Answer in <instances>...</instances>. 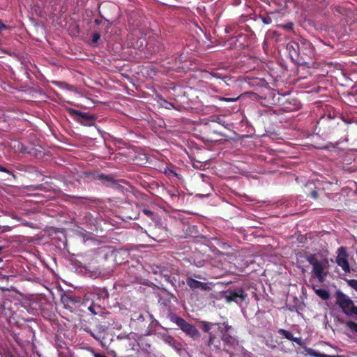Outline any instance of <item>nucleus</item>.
<instances>
[{"label": "nucleus", "mask_w": 357, "mask_h": 357, "mask_svg": "<svg viewBox=\"0 0 357 357\" xmlns=\"http://www.w3.org/2000/svg\"><path fill=\"white\" fill-rule=\"evenodd\" d=\"M307 261L312 267V273L314 277L320 282H323L328 274V261L320 255H310L307 257Z\"/></svg>", "instance_id": "nucleus-1"}, {"label": "nucleus", "mask_w": 357, "mask_h": 357, "mask_svg": "<svg viewBox=\"0 0 357 357\" xmlns=\"http://www.w3.org/2000/svg\"><path fill=\"white\" fill-rule=\"evenodd\" d=\"M287 49L291 57L296 55L301 56V58L303 56L310 57L314 54L312 44L303 39L300 40V43L291 41L287 44Z\"/></svg>", "instance_id": "nucleus-2"}, {"label": "nucleus", "mask_w": 357, "mask_h": 357, "mask_svg": "<svg viewBox=\"0 0 357 357\" xmlns=\"http://www.w3.org/2000/svg\"><path fill=\"white\" fill-rule=\"evenodd\" d=\"M169 318L172 322L178 326L179 328L189 337L194 339L199 337L198 330L194 326L188 323L184 319L175 314H170Z\"/></svg>", "instance_id": "nucleus-3"}, {"label": "nucleus", "mask_w": 357, "mask_h": 357, "mask_svg": "<svg viewBox=\"0 0 357 357\" xmlns=\"http://www.w3.org/2000/svg\"><path fill=\"white\" fill-rule=\"evenodd\" d=\"M69 114L75 116L76 121L85 126H93L95 124L96 116L87 113L82 112L72 108H68Z\"/></svg>", "instance_id": "nucleus-4"}, {"label": "nucleus", "mask_w": 357, "mask_h": 357, "mask_svg": "<svg viewBox=\"0 0 357 357\" xmlns=\"http://www.w3.org/2000/svg\"><path fill=\"white\" fill-rule=\"evenodd\" d=\"M336 303L346 315L351 316L354 303L347 295L338 291L336 296Z\"/></svg>", "instance_id": "nucleus-5"}, {"label": "nucleus", "mask_w": 357, "mask_h": 357, "mask_svg": "<svg viewBox=\"0 0 357 357\" xmlns=\"http://www.w3.org/2000/svg\"><path fill=\"white\" fill-rule=\"evenodd\" d=\"M219 330L222 334V340L223 342L229 347H234L238 344V340L236 338L229 333V330L231 328V326H229L227 323H223L222 324H218Z\"/></svg>", "instance_id": "nucleus-6"}, {"label": "nucleus", "mask_w": 357, "mask_h": 357, "mask_svg": "<svg viewBox=\"0 0 357 357\" xmlns=\"http://www.w3.org/2000/svg\"><path fill=\"white\" fill-rule=\"evenodd\" d=\"M337 255L335 259L337 266L342 268L345 273L351 272V268L348 262V254L344 247H340L337 250Z\"/></svg>", "instance_id": "nucleus-7"}, {"label": "nucleus", "mask_w": 357, "mask_h": 357, "mask_svg": "<svg viewBox=\"0 0 357 357\" xmlns=\"http://www.w3.org/2000/svg\"><path fill=\"white\" fill-rule=\"evenodd\" d=\"M186 284L192 289H201L202 290H207L208 286L206 283L199 282L192 278H188L186 279Z\"/></svg>", "instance_id": "nucleus-8"}, {"label": "nucleus", "mask_w": 357, "mask_h": 357, "mask_svg": "<svg viewBox=\"0 0 357 357\" xmlns=\"http://www.w3.org/2000/svg\"><path fill=\"white\" fill-rule=\"evenodd\" d=\"M247 295L244 293V291L242 289H235L233 291L229 293V299L236 303H239L243 301Z\"/></svg>", "instance_id": "nucleus-9"}, {"label": "nucleus", "mask_w": 357, "mask_h": 357, "mask_svg": "<svg viewBox=\"0 0 357 357\" xmlns=\"http://www.w3.org/2000/svg\"><path fill=\"white\" fill-rule=\"evenodd\" d=\"M305 351L308 355H310V356H312V357H343V356H339V355L330 356V355H326V354H322L319 353L316 350L310 349V348L306 349Z\"/></svg>", "instance_id": "nucleus-10"}, {"label": "nucleus", "mask_w": 357, "mask_h": 357, "mask_svg": "<svg viewBox=\"0 0 357 357\" xmlns=\"http://www.w3.org/2000/svg\"><path fill=\"white\" fill-rule=\"evenodd\" d=\"M278 333L280 335H282V336H284L285 338H287V340L294 341V342H297V343L299 342V340H300L299 338L294 337L291 332H289V331H287L285 329H280L278 331Z\"/></svg>", "instance_id": "nucleus-11"}, {"label": "nucleus", "mask_w": 357, "mask_h": 357, "mask_svg": "<svg viewBox=\"0 0 357 357\" xmlns=\"http://www.w3.org/2000/svg\"><path fill=\"white\" fill-rule=\"evenodd\" d=\"M93 294L97 296L98 300H105L108 298V292L105 289H96Z\"/></svg>", "instance_id": "nucleus-12"}, {"label": "nucleus", "mask_w": 357, "mask_h": 357, "mask_svg": "<svg viewBox=\"0 0 357 357\" xmlns=\"http://www.w3.org/2000/svg\"><path fill=\"white\" fill-rule=\"evenodd\" d=\"M163 341L165 343H167V344H169L170 346H172V347H174V348L177 347L178 342L171 335H165V336H163Z\"/></svg>", "instance_id": "nucleus-13"}, {"label": "nucleus", "mask_w": 357, "mask_h": 357, "mask_svg": "<svg viewBox=\"0 0 357 357\" xmlns=\"http://www.w3.org/2000/svg\"><path fill=\"white\" fill-rule=\"evenodd\" d=\"M317 295L323 300H327L329 298L330 295L327 290L324 289H319L315 291Z\"/></svg>", "instance_id": "nucleus-14"}, {"label": "nucleus", "mask_w": 357, "mask_h": 357, "mask_svg": "<svg viewBox=\"0 0 357 357\" xmlns=\"http://www.w3.org/2000/svg\"><path fill=\"white\" fill-rule=\"evenodd\" d=\"M201 324H202L203 330L205 332H206V333H208L209 331L212 328V327L214 325H215V324H213V323H211V322H207V321H202Z\"/></svg>", "instance_id": "nucleus-15"}, {"label": "nucleus", "mask_w": 357, "mask_h": 357, "mask_svg": "<svg viewBox=\"0 0 357 357\" xmlns=\"http://www.w3.org/2000/svg\"><path fill=\"white\" fill-rule=\"evenodd\" d=\"M346 326L351 331L357 333V323L353 321L346 322Z\"/></svg>", "instance_id": "nucleus-16"}, {"label": "nucleus", "mask_w": 357, "mask_h": 357, "mask_svg": "<svg viewBox=\"0 0 357 357\" xmlns=\"http://www.w3.org/2000/svg\"><path fill=\"white\" fill-rule=\"evenodd\" d=\"M165 173L167 176H174L176 177H178V174L176 172H175L173 169H171L169 168H167L165 170Z\"/></svg>", "instance_id": "nucleus-17"}, {"label": "nucleus", "mask_w": 357, "mask_h": 357, "mask_svg": "<svg viewBox=\"0 0 357 357\" xmlns=\"http://www.w3.org/2000/svg\"><path fill=\"white\" fill-rule=\"evenodd\" d=\"M219 99L222 101H225V102H236L238 99V97L231 98L220 97Z\"/></svg>", "instance_id": "nucleus-18"}, {"label": "nucleus", "mask_w": 357, "mask_h": 357, "mask_svg": "<svg viewBox=\"0 0 357 357\" xmlns=\"http://www.w3.org/2000/svg\"><path fill=\"white\" fill-rule=\"evenodd\" d=\"M261 20L265 24H269L272 22V20L269 16L261 17Z\"/></svg>", "instance_id": "nucleus-19"}, {"label": "nucleus", "mask_w": 357, "mask_h": 357, "mask_svg": "<svg viewBox=\"0 0 357 357\" xmlns=\"http://www.w3.org/2000/svg\"><path fill=\"white\" fill-rule=\"evenodd\" d=\"M349 284L353 289H354L357 291V280H351L349 281Z\"/></svg>", "instance_id": "nucleus-20"}, {"label": "nucleus", "mask_w": 357, "mask_h": 357, "mask_svg": "<svg viewBox=\"0 0 357 357\" xmlns=\"http://www.w3.org/2000/svg\"><path fill=\"white\" fill-rule=\"evenodd\" d=\"M95 307H96V305L94 303H93L92 305H91L89 307H88V310L93 314H97L98 312L95 310Z\"/></svg>", "instance_id": "nucleus-21"}, {"label": "nucleus", "mask_w": 357, "mask_h": 357, "mask_svg": "<svg viewBox=\"0 0 357 357\" xmlns=\"http://www.w3.org/2000/svg\"><path fill=\"white\" fill-rule=\"evenodd\" d=\"M143 213H144L146 215H147V216H149V217H151V218H152V216H153V213L151 211H150L149 209H147V208H144V209H143Z\"/></svg>", "instance_id": "nucleus-22"}, {"label": "nucleus", "mask_w": 357, "mask_h": 357, "mask_svg": "<svg viewBox=\"0 0 357 357\" xmlns=\"http://www.w3.org/2000/svg\"><path fill=\"white\" fill-rule=\"evenodd\" d=\"M215 338V335L212 334L211 333H209V339H208V345H211L213 343V340Z\"/></svg>", "instance_id": "nucleus-23"}, {"label": "nucleus", "mask_w": 357, "mask_h": 357, "mask_svg": "<svg viewBox=\"0 0 357 357\" xmlns=\"http://www.w3.org/2000/svg\"><path fill=\"white\" fill-rule=\"evenodd\" d=\"M100 36L98 33H94L92 36V41L93 43H96L100 39Z\"/></svg>", "instance_id": "nucleus-24"}, {"label": "nucleus", "mask_w": 357, "mask_h": 357, "mask_svg": "<svg viewBox=\"0 0 357 357\" xmlns=\"http://www.w3.org/2000/svg\"><path fill=\"white\" fill-rule=\"evenodd\" d=\"M353 314L357 315V306H356L355 305H354V307L351 312V316Z\"/></svg>", "instance_id": "nucleus-25"}, {"label": "nucleus", "mask_w": 357, "mask_h": 357, "mask_svg": "<svg viewBox=\"0 0 357 357\" xmlns=\"http://www.w3.org/2000/svg\"><path fill=\"white\" fill-rule=\"evenodd\" d=\"M284 27L285 29H287L291 30L292 28H293V24L292 23H289V24L284 25Z\"/></svg>", "instance_id": "nucleus-26"}, {"label": "nucleus", "mask_w": 357, "mask_h": 357, "mask_svg": "<svg viewBox=\"0 0 357 357\" xmlns=\"http://www.w3.org/2000/svg\"><path fill=\"white\" fill-rule=\"evenodd\" d=\"M0 172L10 173L8 170H7L4 167L0 165Z\"/></svg>", "instance_id": "nucleus-27"}, {"label": "nucleus", "mask_w": 357, "mask_h": 357, "mask_svg": "<svg viewBox=\"0 0 357 357\" xmlns=\"http://www.w3.org/2000/svg\"><path fill=\"white\" fill-rule=\"evenodd\" d=\"M93 357H106L100 354L93 352Z\"/></svg>", "instance_id": "nucleus-28"}, {"label": "nucleus", "mask_w": 357, "mask_h": 357, "mask_svg": "<svg viewBox=\"0 0 357 357\" xmlns=\"http://www.w3.org/2000/svg\"><path fill=\"white\" fill-rule=\"evenodd\" d=\"M87 331V333H89V334H90V335H91L93 338H95V339H96V340L98 339V337H96V335H95V334H94L91 331L89 330V331Z\"/></svg>", "instance_id": "nucleus-29"}, {"label": "nucleus", "mask_w": 357, "mask_h": 357, "mask_svg": "<svg viewBox=\"0 0 357 357\" xmlns=\"http://www.w3.org/2000/svg\"><path fill=\"white\" fill-rule=\"evenodd\" d=\"M6 29V26L3 24V22L0 20V31Z\"/></svg>", "instance_id": "nucleus-30"}, {"label": "nucleus", "mask_w": 357, "mask_h": 357, "mask_svg": "<svg viewBox=\"0 0 357 357\" xmlns=\"http://www.w3.org/2000/svg\"><path fill=\"white\" fill-rule=\"evenodd\" d=\"M212 75H213V76L218 77V78L221 77L217 73H213Z\"/></svg>", "instance_id": "nucleus-31"}, {"label": "nucleus", "mask_w": 357, "mask_h": 357, "mask_svg": "<svg viewBox=\"0 0 357 357\" xmlns=\"http://www.w3.org/2000/svg\"><path fill=\"white\" fill-rule=\"evenodd\" d=\"M312 196L314 197V198H317V194L316 192H312Z\"/></svg>", "instance_id": "nucleus-32"}, {"label": "nucleus", "mask_w": 357, "mask_h": 357, "mask_svg": "<svg viewBox=\"0 0 357 357\" xmlns=\"http://www.w3.org/2000/svg\"><path fill=\"white\" fill-rule=\"evenodd\" d=\"M1 261H2V259H1V258H0V262H1Z\"/></svg>", "instance_id": "nucleus-33"}, {"label": "nucleus", "mask_w": 357, "mask_h": 357, "mask_svg": "<svg viewBox=\"0 0 357 357\" xmlns=\"http://www.w3.org/2000/svg\"><path fill=\"white\" fill-rule=\"evenodd\" d=\"M0 250H1V248H0Z\"/></svg>", "instance_id": "nucleus-34"}]
</instances>
